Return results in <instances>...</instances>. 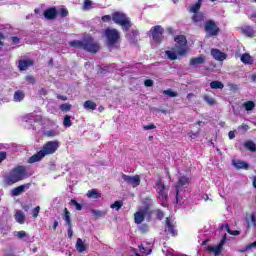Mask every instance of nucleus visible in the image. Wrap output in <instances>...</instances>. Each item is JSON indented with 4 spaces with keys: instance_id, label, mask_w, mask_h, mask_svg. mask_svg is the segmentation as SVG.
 Returning <instances> with one entry per match:
<instances>
[{
    "instance_id": "nucleus-1",
    "label": "nucleus",
    "mask_w": 256,
    "mask_h": 256,
    "mask_svg": "<svg viewBox=\"0 0 256 256\" xmlns=\"http://www.w3.org/2000/svg\"><path fill=\"white\" fill-rule=\"evenodd\" d=\"M57 149H59V142L49 141L43 146V148L37 154H34L29 158L28 163H37L38 161H41L43 157L47 155H53V153H55Z\"/></svg>"
},
{
    "instance_id": "nucleus-2",
    "label": "nucleus",
    "mask_w": 256,
    "mask_h": 256,
    "mask_svg": "<svg viewBox=\"0 0 256 256\" xmlns=\"http://www.w3.org/2000/svg\"><path fill=\"white\" fill-rule=\"evenodd\" d=\"M27 177V169H25V166H17L5 176L4 181L7 185H15V183H19V181H23V179H27Z\"/></svg>"
},
{
    "instance_id": "nucleus-3",
    "label": "nucleus",
    "mask_w": 256,
    "mask_h": 256,
    "mask_svg": "<svg viewBox=\"0 0 256 256\" xmlns=\"http://www.w3.org/2000/svg\"><path fill=\"white\" fill-rule=\"evenodd\" d=\"M112 21H114L116 25H121L122 31H129V29H131V19L123 12L113 13Z\"/></svg>"
},
{
    "instance_id": "nucleus-4",
    "label": "nucleus",
    "mask_w": 256,
    "mask_h": 256,
    "mask_svg": "<svg viewBox=\"0 0 256 256\" xmlns=\"http://www.w3.org/2000/svg\"><path fill=\"white\" fill-rule=\"evenodd\" d=\"M155 189L157 193V199L160 201V203H162V205L167 203V199H169V188L165 186L161 179L156 182Z\"/></svg>"
},
{
    "instance_id": "nucleus-5",
    "label": "nucleus",
    "mask_w": 256,
    "mask_h": 256,
    "mask_svg": "<svg viewBox=\"0 0 256 256\" xmlns=\"http://www.w3.org/2000/svg\"><path fill=\"white\" fill-rule=\"evenodd\" d=\"M108 47H115L121 39V33L115 28H107L104 33Z\"/></svg>"
},
{
    "instance_id": "nucleus-6",
    "label": "nucleus",
    "mask_w": 256,
    "mask_h": 256,
    "mask_svg": "<svg viewBox=\"0 0 256 256\" xmlns=\"http://www.w3.org/2000/svg\"><path fill=\"white\" fill-rule=\"evenodd\" d=\"M189 183H191V179L187 176H181L178 180V183L176 185V203L178 205H181V203H183V201H181V197H179V191H181V189H185L186 187H189Z\"/></svg>"
},
{
    "instance_id": "nucleus-7",
    "label": "nucleus",
    "mask_w": 256,
    "mask_h": 256,
    "mask_svg": "<svg viewBox=\"0 0 256 256\" xmlns=\"http://www.w3.org/2000/svg\"><path fill=\"white\" fill-rule=\"evenodd\" d=\"M176 43V53L178 55H185L187 53V38L185 36L180 35L175 38Z\"/></svg>"
},
{
    "instance_id": "nucleus-8",
    "label": "nucleus",
    "mask_w": 256,
    "mask_h": 256,
    "mask_svg": "<svg viewBox=\"0 0 256 256\" xmlns=\"http://www.w3.org/2000/svg\"><path fill=\"white\" fill-rule=\"evenodd\" d=\"M207 33V37H217L219 35V27L215 24L213 20H207L204 26Z\"/></svg>"
},
{
    "instance_id": "nucleus-9",
    "label": "nucleus",
    "mask_w": 256,
    "mask_h": 256,
    "mask_svg": "<svg viewBox=\"0 0 256 256\" xmlns=\"http://www.w3.org/2000/svg\"><path fill=\"white\" fill-rule=\"evenodd\" d=\"M149 33L155 43H161V41H163V33H165V29H163V27L160 25H157L152 27Z\"/></svg>"
},
{
    "instance_id": "nucleus-10",
    "label": "nucleus",
    "mask_w": 256,
    "mask_h": 256,
    "mask_svg": "<svg viewBox=\"0 0 256 256\" xmlns=\"http://www.w3.org/2000/svg\"><path fill=\"white\" fill-rule=\"evenodd\" d=\"M84 51H88V53H97L99 51V44L93 40V38L89 37L84 39Z\"/></svg>"
},
{
    "instance_id": "nucleus-11",
    "label": "nucleus",
    "mask_w": 256,
    "mask_h": 256,
    "mask_svg": "<svg viewBox=\"0 0 256 256\" xmlns=\"http://www.w3.org/2000/svg\"><path fill=\"white\" fill-rule=\"evenodd\" d=\"M122 180L124 183L131 185L133 188L139 187V185H141V177L139 175L129 176L127 174H122Z\"/></svg>"
},
{
    "instance_id": "nucleus-12",
    "label": "nucleus",
    "mask_w": 256,
    "mask_h": 256,
    "mask_svg": "<svg viewBox=\"0 0 256 256\" xmlns=\"http://www.w3.org/2000/svg\"><path fill=\"white\" fill-rule=\"evenodd\" d=\"M225 241H227V234L223 235L222 240L216 246H208V251L210 253H214V255H221V251H223V246L225 245Z\"/></svg>"
},
{
    "instance_id": "nucleus-13",
    "label": "nucleus",
    "mask_w": 256,
    "mask_h": 256,
    "mask_svg": "<svg viewBox=\"0 0 256 256\" xmlns=\"http://www.w3.org/2000/svg\"><path fill=\"white\" fill-rule=\"evenodd\" d=\"M29 187H31V184H23V185H20L14 189L11 190V195L12 197H19V195H21V193H25V191L27 189H29Z\"/></svg>"
},
{
    "instance_id": "nucleus-14",
    "label": "nucleus",
    "mask_w": 256,
    "mask_h": 256,
    "mask_svg": "<svg viewBox=\"0 0 256 256\" xmlns=\"http://www.w3.org/2000/svg\"><path fill=\"white\" fill-rule=\"evenodd\" d=\"M33 63L34 62L31 59L19 60L18 69L19 71H27L29 67H33Z\"/></svg>"
},
{
    "instance_id": "nucleus-15",
    "label": "nucleus",
    "mask_w": 256,
    "mask_h": 256,
    "mask_svg": "<svg viewBox=\"0 0 256 256\" xmlns=\"http://www.w3.org/2000/svg\"><path fill=\"white\" fill-rule=\"evenodd\" d=\"M166 233H170L172 237H175L177 235V230L175 229V224L173 223V220L171 218H166Z\"/></svg>"
},
{
    "instance_id": "nucleus-16",
    "label": "nucleus",
    "mask_w": 256,
    "mask_h": 256,
    "mask_svg": "<svg viewBox=\"0 0 256 256\" xmlns=\"http://www.w3.org/2000/svg\"><path fill=\"white\" fill-rule=\"evenodd\" d=\"M211 55L216 61H225V59H227V54L221 52L219 49L213 48L211 50Z\"/></svg>"
},
{
    "instance_id": "nucleus-17",
    "label": "nucleus",
    "mask_w": 256,
    "mask_h": 256,
    "mask_svg": "<svg viewBox=\"0 0 256 256\" xmlns=\"http://www.w3.org/2000/svg\"><path fill=\"white\" fill-rule=\"evenodd\" d=\"M147 210H139L134 214V221L137 225H141L143 221H145V216L147 215Z\"/></svg>"
},
{
    "instance_id": "nucleus-18",
    "label": "nucleus",
    "mask_w": 256,
    "mask_h": 256,
    "mask_svg": "<svg viewBox=\"0 0 256 256\" xmlns=\"http://www.w3.org/2000/svg\"><path fill=\"white\" fill-rule=\"evenodd\" d=\"M205 63V56H199L196 58L190 59V67H199V65H203Z\"/></svg>"
},
{
    "instance_id": "nucleus-19",
    "label": "nucleus",
    "mask_w": 256,
    "mask_h": 256,
    "mask_svg": "<svg viewBox=\"0 0 256 256\" xmlns=\"http://www.w3.org/2000/svg\"><path fill=\"white\" fill-rule=\"evenodd\" d=\"M45 19L52 20L57 17V9L55 8H49L44 12Z\"/></svg>"
},
{
    "instance_id": "nucleus-20",
    "label": "nucleus",
    "mask_w": 256,
    "mask_h": 256,
    "mask_svg": "<svg viewBox=\"0 0 256 256\" xmlns=\"http://www.w3.org/2000/svg\"><path fill=\"white\" fill-rule=\"evenodd\" d=\"M14 219L20 225L25 224V213H23V211H21V210L16 211V213L14 215Z\"/></svg>"
},
{
    "instance_id": "nucleus-21",
    "label": "nucleus",
    "mask_w": 256,
    "mask_h": 256,
    "mask_svg": "<svg viewBox=\"0 0 256 256\" xmlns=\"http://www.w3.org/2000/svg\"><path fill=\"white\" fill-rule=\"evenodd\" d=\"M232 165L236 169H249V164H247V162H244L241 160H232Z\"/></svg>"
},
{
    "instance_id": "nucleus-22",
    "label": "nucleus",
    "mask_w": 256,
    "mask_h": 256,
    "mask_svg": "<svg viewBox=\"0 0 256 256\" xmlns=\"http://www.w3.org/2000/svg\"><path fill=\"white\" fill-rule=\"evenodd\" d=\"M76 249L78 253H84L87 250V245H85V242L81 238H78L76 241Z\"/></svg>"
},
{
    "instance_id": "nucleus-23",
    "label": "nucleus",
    "mask_w": 256,
    "mask_h": 256,
    "mask_svg": "<svg viewBox=\"0 0 256 256\" xmlns=\"http://www.w3.org/2000/svg\"><path fill=\"white\" fill-rule=\"evenodd\" d=\"M62 219L65 221L67 227H71L73 223H71V212L67 208L64 209V214Z\"/></svg>"
},
{
    "instance_id": "nucleus-24",
    "label": "nucleus",
    "mask_w": 256,
    "mask_h": 256,
    "mask_svg": "<svg viewBox=\"0 0 256 256\" xmlns=\"http://www.w3.org/2000/svg\"><path fill=\"white\" fill-rule=\"evenodd\" d=\"M23 99H25V92H23L21 90H17L14 93L13 101H15V103H21V101H23Z\"/></svg>"
},
{
    "instance_id": "nucleus-25",
    "label": "nucleus",
    "mask_w": 256,
    "mask_h": 256,
    "mask_svg": "<svg viewBox=\"0 0 256 256\" xmlns=\"http://www.w3.org/2000/svg\"><path fill=\"white\" fill-rule=\"evenodd\" d=\"M241 32L243 35H246V37H253V35H255V30H253L251 26H243Z\"/></svg>"
},
{
    "instance_id": "nucleus-26",
    "label": "nucleus",
    "mask_w": 256,
    "mask_h": 256,
    "mask_svg": "<svg viewBox=\"0 0 256 256\" xmlns=\"http://www.w3.org/2000/svg\"><path fill=\"white\" fill-rule=\"evenodd\" d=\"M240 60H241L242 63H244L245 65H253V58H252L251 55H249L248 53L242 54Z\"/></svg>"
},
{
    "instance_id": "nucleus-27",
    "label": "nucleus",
    "mask_w": 256,
    "mask_h": 256,
    "mask_svg": "<svg viewBox=\"0 0 256 256\" xmlns=\"http://www.w3.org/2000/svg\"><path fill=\"white\" fill-rule=\"evenodd\" d=\"M85 40H74L70 41V47H74L75 49H83L84 48Z\"/></svg>"
},
{
    "instance_id": "nucleus-28",
    "label": "nucleus",
    "mask_w": 256,
    "mask_h": 256,
    "mask_svg": "<svg viewBox=\"0 0 256 256\" xmlns=\"http://www.w3.org/2000/svg\"><path fill=\"white\" fill-rule=\"evenodd\" d=\"M203 19H205V14H203V12H196L192 16L193 23H201Z\"/></svg>"
},
{
    "instance_id": "nucleus-29",
    "label": "nucleus",
    "mask_w": 256,
    "mask_h": 256,
    "mask_svg": "<svg viewBox=\"0 0 256 256\" xmlns=\"http://www.w3.org/2000/svg\"><path fill=\"white\" fill-rule=\"evenodd\" d=\"M146 245V246H145ZM139 251H141L142 253H144V255H151V244H141L139 246Z\"/></svg>"
},
{
    "instance_id": "nucleus-30",
    "label": "nucleus",
    "mask_w": 256,
    "mask_h": 256,
    "mask_svg": "<svg viewBox=\"0 0 256 256\" xmlns=\"http://www.w3.org/2000/svg\"><path fill=\"white\" fill-rule=\"evenodd\" d=\"M202 4H203V0H198V2L196 4H193L189 8V12L190 13H199Z\"/></svg>"
},
{
    "instance_id": "nucleus-31",
    "label": "nucleus",
    "mask_w": 256,
    "mask_h": 256,
    "mask_svg": "<svg viewBox=\"0 0 256 256\" xmlns=\"http://www.w3.org/2000/svg\"><path fill=\"white\" fill-rule=\"evenodd\" d=\"M244 147L248 149V151H251L252 153H255L256 151V144L255 142L248 140L244 143Z\"/></svg>"
},
{
    "instance_id": "nucleus-32",
    "label": "nucleus",
    "mask_w": 256,
    "mask_h": 256,
    "mask_svg": "<svg viewBox=\"0 0 256 256\" xmlns=\"http://www.w3.org/2000/svg\"><path fill=\"white\" fill-rule=\"evenodd\" d=\"M84 109H90L92 111H95L97 109V104L95 102L88 100L84 102Z\"/></svg>"
},
{
    "instance_id": "nucleus-33",
    "label": "nucleus",
    "mask_w": 256,
    "mask_h": 256,
    "mask_svg": "<svg viewBox=\"0 0 256 256\" xmlns=\"http://www.w3.org/2000/svg\"><path fill=\"white\" fill-rule=\"evenodd\" d=\"M143 205H144V211L149 213V208L151 207V205H153V199L151 198H145L143 200Z\"/></svg>"
},
{
    "instance_id": "nucleus-34",
    "label": "nucleus",
    "mask_w": 256,
    "mask_h": 256,
    "mask_svg": "<svg viewBox=\"0 0 256 256\" xmlns=\"http://www.w3.org/2000/svg\"><path fill=\"white\" fill-rule=\"evenodd\" d=\"M87 197H89L90 199H99V197H101V194H99L97 190L92 189L87 192Z\"/></svg>"
},
{
    "instance_id": "nucleus-35",
    "label": "nucleus",
    "mask_w": 256,
    "mask_h": 256,
    "mask_svg": "<svg viewBox=\"0 0 256 256\" xmlns=\"http://www.w3.org/2000/svg\"><path fill=\"white\" fill-rule=\"evenodd\" d=\"M221 229H226L227 233H229L230 235H234V237H237V235L241 234V232H239L237 230L231 231V228L229 227V224L222 225Z\"/></svg>"
},
{
    "instance_id": "nucleus-36",
    "label": "nucleus",
    "mask_w": 256,
    "mask_h": 256,
    "mask_svg": "<svg viewBox=\"0 0 256 256\" xmlns=\"http://www.w3.org/2000/svg\"><path fill=\"white\" fill-rule=\"evenodd\" d=\"M37 117H39V116H36L35 113H30V114L24 116L23 120L26 123H31V121H37Z\"/></svg>"
},
{
    "instance_id": "nucleus-37",
    "label": "nucleus",
    "mask_w": 256,
    "mask_h": 256,
    "mask_svg": "<svg viewBox=\"0 0 256 256\" xmlns=\"http://www.w3.org/2000/svg\"><path fill=\"white\" fill-rule=\"evenodd\" d=\"M92 214L94 215V217H96V219H100L101 217H105V215H107V211L92 210Z\"/></svg>"
},
{
    "instance_id": "nucleus-38",
    "label": "nucleus",
    "mask_w": 256,
    "mask_h": 256,
    "mask_svg": "<svg viewBox=\"0 0 256 256\" xmlns=\"http://www.w3.org/2000/svg\"><path fill=\"white\" fill-rule=\"evenodd\" d=\"M223 87H225V85H223L221 81H212L210 83L211 89H223Z\"/></svg>"
},
{
    "instance_id": "nucleus-39",
    "label": "nucleus",
    "mask_w": 256,
    "mask_h": 256,
    "mask_svg": "<svg viewBox=\"0 0 256 256\" xmlns=\"http://www.w3.org/2000/svg\"><path fill=\"white\" fill-rule=\"evenodd\" d=\"M246 111H253L255 109V102L253 101H248L246 103L243 104Z\"/></svg>"
},
{
    "instance_id": "nucleus-40",
    "label": "nucleus",
    "mask_w": 256,
    "mask_h": 256,
    "mask_svg": "<svg viewBox=\"0 0 256 256\" xmlns=\"http://www.w3.org/2000/svg\"><path fill=\"white\" fill-rule=\"evenodd\" d=\"M166 55L168 59H170L171 61H175V59H177V50L175 52L168 50L166 51Z\"/></svg>"
},
{
    "instance_id": "nucleus-41",
    "label": "nucleus",
    "mask_w": 256,
    "mask_h": 256,
    "mask_svg": "<svg viewBox=\"0 0 256 256\" xmlns=\"http://www.w3.org/2000/svg\"><path fill=\"white\" fill-rule=\"evenodd\" d=\"M111 209H116V211H119V209H121V207H123V202L121 201H116L113 204H111Z\"/></svg>"
},
{
    "instance_id": "nucleus-42",
    "label": "nucleus",
    "mask_w": 256,
    "mask_h": 256,
    "mask_svg": "<svg viewBox=\"0 0 256 256\" xmlns=\"http://www.w3.org/2000/svg\"><path fill=\"white\" fill-rule=\"evenodd\" d=\"M70 205H73L74 207H76L77 211H81L83 209V206H81V204H79L75 199H72L70 201Z\"/></svg>"
},
{
    "instance_id": "nucleus-43",
    "label": "nucleus",
    "mask_w": 256,
    "mask_h": 256,
    "mask_svg": "<svg viewBox=\"0 0 256 256\" xmlns=\"http://www.w3.org/2000/svg\"><path fill=\"white\" fill-rule=\"evenodd\" d=\"M14 237H18V239H23V237H27V232L16 231V232H14Z\"/></svg>"
},
{
    "instance_id": "nucleus-44",
    "label": "nucleus",
    "mask_w": 256,
    "mask_h": 256,
    "mask_svg": "<svg viewBox=\"0 0 256 256\" xmlns=\"http://www.w3.org/2000/svg\"><path fill=\"white\" fill-rule=\"evenodd\" d=\"M204 101H206V103H208V105H215V99L208 95L204 96Z\"/></svg>"
},
{
    "instance_id": "nucleus-45",
    "label": "nucleus",
    "mask_w": 256,
    "mask_h": 256,
    "mask_svg": "<svg viewBox=\"0 0 256 256\" xmlns=\"http://www.w3.org/2000/svg\"><path fill=\"white\" fill-rule=\"evenodd\" d=\"M139 231H140L141 233H148V231H149V225H147V224H141V225L139 226Z\"/></svg>"
},
{
    "instance_id": "nucleus-46",
    "label": "nucleus",
    "mask_w": 256,
    "mask_h": 256,
    "mask_svg": "<svg viewBox=\"0 0 256 256\" xmlns=\"http://www.w3.org/2000/svg\"><path fill=\"white\" fill-rule=\"evenodd\" d=\"M71 116L66 115L64 117V127H71Z\"/></svg>"
},
{
    "instance_id": "nucleus-47",
    "label": "nucleus",
    "mask_w": 256,
    "mask_h": 256,
    "mask_svg": "<svg viewBox=\"0 0 256 256\" xmlns=\"http://www.w3.org/2000/svg\"><path fill=\"white\" fill-rule=\"evenodd\" d=\"M164 95H168V97H177V92H173L172 90H164L163 91Z\"/></svg>"
},
{
    "instance_id": "nucleus-48",
    "label": "nucleus",
    "mask_w": 256,
    "mask_h": 256,
    "mask_svg": "<svg viewBox=\"0 0 256 256\" xmlns=\"http://www.w3.org/2000/svg\"><path fill=\"white\" fill-rule=\"evenodd\" d=\"M39 211H41V207H39V206H36L34 209H33V211H32V213H33V217L36 219V217H39Z\"/></svg>"
},
{
    "instance_id": "nucleus-49",
    "label": "nucleus",
    "mask_w": 256,
    "mask_h": 256,
    "mask_svg": "<svg viewBox=\"0 0 256 256\" xmlns=\"http://www.w3.org/2000/svg\"><path fill=\"white\" fill-rule=\"evenodd\" d=\"M44 135H46V137H55L57 132H55V130H48L44 133Z\"/></svg>"
},
{
    "instance_id": "nucleus-50",
    "label": "nucleus",
    "mask_w": 256,
    "mask_h": 256,
    "mask_svg": "<svg viewBox=\"0 0 256 256\" xmlns=\"http://www.w3.org/2000/svg\"><path fill=\"white\" fill-rule=\"evenodd\" d=\"M250 249H256V241L248 244L243 251H250Z\"/></svg>"
},
{
    "instance_id": "nucleus-51",
    "label": "nucleus",
    "mask_w": 256,
    "mask_h": 256,
    "mask_svg": "<svg viewBox=\"0 0 256 256\" xmlns=\"http://www.w3.org/2000/svg\"><path fill=\"white\" fill-rule=\"evenodd\" d=\"M61 111H71V105L70 104H62L60 106Z\"/></svg>"
},
{
    "instance_id": "nucleus-52",
    "label": "nucleus",
    "mask_w": 256,
    "mask_h": 256,
    "mask_svg": "<svg viewBox=\"0 0 256 256\" xmlns=\"http://www.w3.org/2000/svg\"><path fill=\"white\" fill-rule=\"evenodd\" d=\"M27 83H30V85H33L35 83V78L31 75H28L25 77Z\"/></svg>"
},
{
    "instance_id": "nucleus-53",
    "label": "nucleus",
    "mask_w": 256,
    "mask_h": 256,
    "mask_svg": "<svg viewBox=\"0 0 256 256\" xmlns=\"http://www.w3.org/2000/svg\"><path fill=\"white\" fill-rule=\"evenodd\" d=\"M5 159H7V152L1 151L0 152V163H3V161H5Z\"/></svg>"
},
{
    "instance_id": "nucleus-54",
    "label": "nucleus",
    "mask_w": 256,
    "mask_h": 256,
    "mask_svg": "<svg viewBox=\"0 0 256 256\" xmlns=\"http://www.w3.org/2000/svg\"><path fill=\"white\" fill-rule=\"evenodd\" d=\"M60 15H61V17H67L69 15V11H67V9H65V8H62L60 10Z\"/></svg>"
},
{
    "instance_id": "nucleus-55",
    "label": "nucleus",
    "mask_w": 256,
    "mask_h": 256,
    "mask_svg": "<svg viewBox=\"0 0 256 256\" xmlns=\"http://www.w3.org/2000/svg\"><path fill=\"white\" fill-rule=\"evenodd\" d=\"M155 128H156V126L154 124H150V125L144 126V130L145 131H151V130H153Z\"/></svg>"
},
{
    "instance_id": "nucleus-56",
    "label": "nucleus",
    "mask_w": 256,
    "mask_h": 256,
    "mask_svg": "<svg viewBox=\"0 0 256 256\" xmlns=\"http://www.w3.org/2000/svg\"><path fill=\"white\" fill-rule=\"evenodd\" d=\"M91 5H92L91 0L84 1V9H89V7H91Z\"/></svg>"
},
{
    "instance_id": "nucleus-57",
    "label": "nucleus",
    "mask_w": 256,
    "mask_h": 256,
    "mask_svg": "<svg viewBox=\"0 0 256 256\" xmlns=\"http://www.w3.org/2000/svg\"><path fill=\"white\" fill-rule=\"evenodd\" d=\"M144 85L145 87H153V80H145Z\"/></svg>"
},
{
    "instance_id": "nucleus-58",
    "label": "nucleus",
    "mask_w": 256,
    "mask_h": 256,
    "mask_svg": "<svg viewBox=\"0 0 256 256\" xmlns=\"http://www.w3.org/2000/svg\"><path fill=\"white\" fill-rule=\"evenodd\" d=\"M68 237L71 239L73 237V225L68 226Z\"/></svg>"
},
{
    "instance_id": "nucleus-59",
    "label": "nucleus",
    "mask_w": 256,
    "mask_h": 256,
    "mask_svg": "<svg viewBox=\"0 0 256 256\" xmlns=\"http://www.w3.org/2000/svg\"><path fill=\"white\" fill-rule=\"evenodd\" d=\"M102 21H104V22H109V21H111V16H110V15H105V16H103V17H102Z\"/></svg>"
},
{
    "instance_id": "nucleus-60",
    "label": "nucleus",
    "mask_w": 256,
    "mask_h": 256,
    "mask_svg": "<svg viewBox=\"0 0 256 256\" xmlns=\"http://www.w3.org/2000/svg\"><path fill=\"white\" fill-rule=\"evenodd\" d=\"M163 217H164L163 212L161 210H157V218L158 219H163Z\"/></svg>"
},
{
    "instance_id": "nucleus-61",
    "label": "nucleus",
    "mask_w": 256,
    "mask_h": 256,
    "mask_svg": "<svg viewBox=\"0 0 256 256\" xmlns=\"http://www.w3.org/2000/svg\"><path fill=\"white\" fill-rule=\"evenodd\" d=\"M21 40L18 37H12V42L14 43V45L19 44Z\"/></svg>"
},
{
    "instance_id": "nucleus-62",
    "label": "nucleus",
    "mask_w": 256,
    "mask_h": 256,
    "mask_svg": "<svg viewBox=\"0 0 256 256\" xmlns=\"http://www.w3.org/2000/svg\"><path fill=\"white\" fill-rule=\"evenodd\" d=\"M189 135L192 139H196V137H199V132H196V133L191 132Z\"/></svg>"
},
{
    "instance_id": "nucleus-63",
    "label": "nucleus",
    "mask_w": 256,
    "mask_h": 256,
    "mask_svg": "<svg viewBox=\"0 0 256 256\" xmlns=\"http://www.w3.org/2000/svg\"><path fill=\"white\" fill-rule=\"evenodd\" d=\"M228 137H229V139H235V132L230 131V132L228 133Z\"/></svg>"
},
{
    "instance_id": "nucleus-64",
    "label": "nucleus",
    "mask_w": 256,
    "mask_h": 256,
    "mask_svg": "<svg viewBox=\"0 0 256 256\" xmlns=\"http://www.w3.org/2000/svg\"><path fill=\"white\" fill-rule=\"evenodd\" d=\"M250 78L253 83H256V74H252Z\"/></svg>"
}]
</instances>
